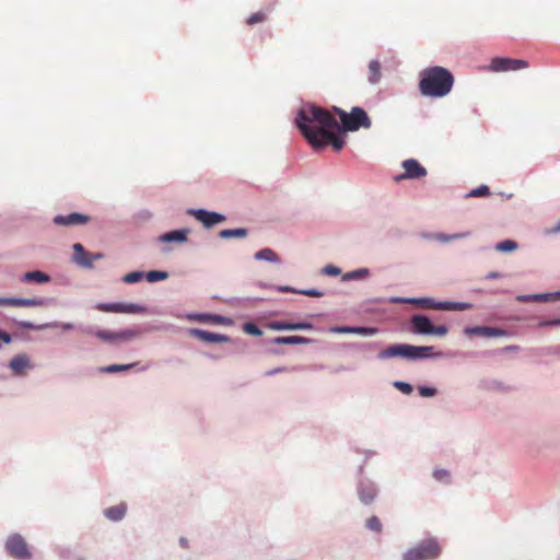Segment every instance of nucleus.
I'll use <instances>...</instances> for the list:
<instances>
[{
    "mask_svg": "<svg viewBox=\"0 0 560 560\" xmlns=\"http://www.w3.org/2000/svg\"><path fill=\"white\" fill-rule=\"evenodd\" d=\"M366 527L373 532L380 533L382 530V523L376 516H371L366 521Z\"/></svg>",
    "mask_w": 560,
    "mask_h": 560,
    "instance_id": "40",
    "label": "nucleus"
},
{
    "mask_svg": "<svg viewBox=\"0 0 560 560\" xmlns=\"http://www.w3.org/2000/svg\"><path fill=\"white\" fill-rule=\"evenodd\" d=\"M187 230H175L163 234L160 240L162 242H185L187 240Z\"/></svg>",
    "mask_w": 560,
    "mask_h": 560,
    "instance_id": "28",
    "label": "nucleus"
},
{
    "mask_svg": "<svg viewBox=\"0 0 560 560\" xmlns=\"http://www.w3.org/2000/svg\"><path fill=\"white\" fill-rule=\"evenodd\" d=\"M272 342L276 345H306L311 342V339L302 336H287L276 337Z\"/></svg>",
    "mask_w": 560,
    "mask_h": 560,
    "instance_id": "26",
    "label": "nucleus"
},
{
    "mask_svg": "<svg viewBox=\"0 0 560 560\" xmlns=\"http://www.w3.org/2000/svg\"><path fill=\"white\" fill-rule=\"evenodd\" d=\"M453 84V74L447 69L436 66L421 72L419 90L424 96L443 97L451 92Z\"/></svg>",
    "mask_w": 560,
    "mask_h": 560,
    "instance_id": "2",
    "label": "nucleus"
},
{
    "mask_svg": "<svg viewBox=\"0 0 560 560\" xmlns=\"http://www.w3.org/2000/svg\"><path fill=\"white\" fill-rule=\"evenodd\" d=\"M189 213H191L196 220L201 222L206 228H211L225 221V217L223 214L210 212L203 209L190 210Z\"/></svg>",
    "mask_w": 560,
    "mask_h": 560,
    "instance_id": "15",
    "label": "nucleus"
},
{
    "mask_svg": "<svg viewBox=\"0 0 560 560\" xmlns=\"http://www.w3.org/2000/svg\"><path fill=\"white\" fill-rule=\"evenodd\" d=\"M520 302H549L560 300V291L553 293H541L530 295H520L517 298Z\"/></svg>",
    "mask_w": 560,
    "mask_h": 560,
    "instance_id": "23",
    "label": "nucleus"
},
{
    "mask_svg": "<svg viewBox=\"0 0 560 560\" xmlns=\"http://www.w3.org/2000/svg\"><path fill=\"white\" fill-rule=\"evenodd\" d=\"M419 394L422 397H432L436 394V389L433 387L421 386L419 387Z\"/></svg>",
    "mask_w": 560,
    "mask_h": 560,
    "instance_id": "42",
    "label": "nucleus"
},
{
    "mask_svg": "<svg viewBox=\"0 0 560 560\" xmlns=\"http://www.w3.org/2000/svg\"><path fill=\"white\" fill-rule=\"evenodd\" d=\"M167 277H168L167 272L159 271V270H152L145 275V278L149 282H156V281L165 280Z\"/></svg>",
    "mask_w": 560,
    "mask_h": 560,
    "instance_id": "33",
    "label": "nucleus"
},
{
    "mask_svg": "<svg viewBox=\"0 0 560 560\" xmlns=\"http://www.w3.org/2000/svg\"><path fill=\"white\" fill-rule=\"evenodd\" d=\"M358 494L362 503L370 504L376 497V489L370 482H361L358 488Z\"/></svg>",
    "mask_w": 560,
    "mask_h": 560,
    "instance_id": "22",
    "label": "nucleus"
},
{
    "mask_svg": "<svg viewBox=\"0 0 560 560\" xmlns=\"http://www.w3.org/2000/svg\"><path fill=\"white\" fill-rule=\"evenodd\" d=\"M517 244L514 241L506 240L497 244L495 248L499 252H513L516 249Z\"/></svg>",
    "mask_w": 560,
    "mask_h": 560,
    "instance_id": "35",
    "label": "nucleus"
},
{
    "mask_svg": "<svg viewBox=\"0 0 560 560\" xmlns=\"http://www.w3.org/2000/svg\"><path fill=\"white\" fill-rule=\"evenodd\" d=\"M8 553L19 560H27L31 558V552L25 539L19 535H11L5 542Z\"/></svg>",
    "mask_w": 560,
    "mask_h": 560,
    "instance_id": "8",
    "label": "nucleus"
},
{
    "mask_svg": "<svg viewBox=\"0 0 560 560\" xmlns=\"http://www.w3.org/2000/svg\"><path fill=\"white\" fill-rule=\"evenodd\" d=\"M136 363L131 364H110L107 366H103L100 369L102 373H117V372H125L131 370Z\"/></svg>",
    "mask_w": 560,
    "mask_h": 560,
    "instance_id": "32",
    "label": "nucleus"
},
{
    "mask_svg": "<svg viewBox=\"0 0 560 560\" xmlns=\"http://www.w3.org/2000/svg\"><path fill=\"white\" fill-rule=\"evenodd\" d=\"M127 511V506L125 503H120L115 506H110L104 511L105 516L110 521H120Z\"/></svg>",
    "mask_w": 560,
    "mask_h": 560,
    "instance_id": "25",
    "label": "nucleus"
},
{
    "mask_svg": "<svg viewBox=\"0 0 560 560\" xmlns=\"http://www.w3.org/2000/svg\"><path fill=\"white\" fill-rule=\"evenodd\" d=\"M489 195H490L489 187L486 185H481L480 187L472 189L468 194V197H487Z\"/></svg>",
    "mask_w": 560,
    "mask_h": 560,
    "instance_id": "39",
    "label": "nucleus"
},
{
    "mask_svg": "<svg viewBox=\"0 0 560 560\" xmlns=\"http://www.w3.org/2000/svg\"><path fill=\"white\" fill-rule=\"evenodd\" d=\"M434 355L432 347L411 346L405 343L389 346L377 354L381 360H387L396 357L417 360L432 358Z\"/></svg>",
    "mask_w": 560,
    "mask_h": 560,
    "instance_id": "3",
    "label": "nucleus"
},
{
    "mask_svg": "<svg viewBox=\"0 0 560 560\" xmlns=\"http://www.w3.org/2000/svg\"><path fill=\"white\" fill-rule=\"evenodd\" d=\"M556 232H560V222L557 224V226L553 229Z\"/></svg>",
    "mask_w": 560,
    "mask_h": 560,
    "instance_id": "52",
    "label": "nucleus"
},
{
    "mask_svg": "<svg viewBox=\"0 0 560 560\" xmlns=\"http://www.w3.org/2000/svg\"><path fill=\"white\" fill-rule=\"evenodd\" d=\"M104 257L103 254H91L84 249L82 244L75 243L73 245V260L77 265L84 268H92L93 261L97 259H102Z\"/></svg>",
    "mask_w": 560,
    "mask_h": 560,
    "instance_id": "12",
    "label": "nucleus"
},
{
    "mask_svg": "<svg viewBox=\"0 0 560 560\" xmlns=\"http://www.w3.org/2000/svg\"><path fill=\"white\" fill-rule=\"evenodd\" d=\"M46 304L47 303L44 299L0 298V306L37 307V306H45Z\"/></svg>",
    "mask_w": 560,
    "mask_h": 560,
    "instance_id": "17",
    "label": "nucleus"
},
{
    "mask_svg": "<svg viewBox=\"0 0 560 560\" xmlns=\"http://www.w3.org/2000/svg\"><path fill=\"white\" fill-rule=\"evenodd\" d=\"M361 273H362V275H363V273L365 275V273H368V270H363V269H362V270H359V271H354V272H352V273L347 275V277H348V278H354L355 276H360Z\"/></svg>",
    "mask_w": 560,
    "mask_h": 560,
    "instance_id": "50",
    "label": "nucleus"
},
{
    "mask_svg": "<svg viewBox=\"0 0 560 560\" xmlns=\"http://www.w3.org/2000/svg\"><path fill=\"white\" fill-rule=\"evenodd\" d=\"M144 273L142 271H132L124 276L122 281L126 283H136L141 281L144 278Z\"/></svg>",
    "mask_w": 560,
    "mask_h": 560,
    "instance_id": "34",
    "label": "nucleus"
},
{
    "mask_svg": "<svg viewBox=\"0 0 560 560\" xmlns=\"http://www.w3.org/2000/svg\"><path fill=\"white\" fill-rule=\"evenodd\" d=\"M255 258L258 260H267L271 262H279V256L270 248H264L255 254Z\"/></svg>",
    "mask_w": 560,
    "mask_h": 560,
    "instance_id": "31",
    "label": "nucleus"
},
{
    "mask_svg": "<svg viewBox=\"0 0 560 560\" xmlns=\"http://www.w3.org/2000/svg\"><path fill=\"white\" fill-rule=\"evenodd\" d=\"M470 233L469 232H465V233H457V234H453V235H445V234H436L435 235V238L440 242H450V241H453V240H457V238H463V237H466L468 236Z\"/></svg>",
    "mask_w": 560,
    "mask_h": 560,
    "instance_id": "37",
    "label": "nucleus"
},
{
    "mask_svg": "<svg viewBox=\"0 0 560 560\" xmlns=\"http://www.w3.org/2000/svg\"><path fill=\"white\" fill-rule=\"evenodd\" d=\"M295 124L314 150L331 145L339 152L345 147L341 127L331 112L315 104H304L298 112Z\"/></svg>",
    "mask_w": 560,
    "mask_h": 560,
    "instance_id": "1",
    "label": "nucleus"
},
{
    "mask_svg": "<svg viewBox=\"0 0 560 560\" xmlns=\"http://www.w3.org/2000/svg\"><path fill=\"white\" fill-rule=\"evenodd\" d=\"M22 280L25 282L46 283L50 280V277L43 271L35 270L24 273Z\"/></svg>",
    "mask_w": 560,
    "mask_h": 560,
    "instance_id": "27",
    "label": "nucleus"
},
{
    "mask_svg": "<svg viewBox=\"0 0 560 560\" xmlns=\"http://www.w3.org/2000/svg\"><path fill=\"white\" fill-rule=\"evenodd\" d=\"M243 331L252 336H261L262 330L254 323H245L243 325Z\"/></svg>",
    "mask_w": 560,
    "mask_h": 560,
    "instance_id": "36",
    "label": "nucleus"
},
{
    "mask_svg": "<svg viewBox=\"0 0 560 560\" xmlns=\"http://www.w3.org/2000/svg\"><path fill=\"white\" fill-rule=\"evenodd\" d=\"M285 370H287L285 368H277V369H275V370L268 371V372L266 373V375H273V374H276V373L284 372Z\"/></svg>",
    "mask_w": 560,
    "mask_h": 560,
    "instance_id": "49",
    "label": "nucleus"
},
{
    "mask_svg": "<svg viewBox=\"0 0 560 560\" xmlns=\"http://www.w3.org/2000/svg\"><path fill=\"white\" fill-rule=\"evenodd\" d=\"M490 278H498V273H490Z\"/></svg>",
    "mask_w": 560,
    "mask_h": 560,
    "instance_id": "53",
    "label": "nucleus"
},
{
    "mask_svg": "<svg viewBox=\"0 0 560 560\" xmlns=\"http://www.w3.org/2000/svg\"><path fill=\"white\" fill-rule=\"evenodd\" d=\"M246 235H247V230L243 229V228L225 229V230H221L220 233H219V236L221 238H232V237L243 238Z\"/></svg>",
    "mask_w": 560,
    "mask_h": 560,
    "instance_id": "30",
    "label": "nucleus"
},
{
    "mask_svg": "<svg viewBox=\"0 0 560 560\" xmlns=\"http://www.w3.org/2000/svg\"><path fill=\"white\" fill-rule=\"evenodd\" d=\"M209 322H211L213 324L223 325V324H226L229 322V319L221 315H210Z\"/></svg>",
    "mask_w": 560,
    "mask_h": 560,
    "instance_id": "44",
    "label": "nucleus"
},
{
    "mask_svg": "<svg viewBox=\"0 0 560 560\" xmlns=\"http://www.w3.org/2000/svg\"><path fill=\"white\" fill-rule=\"evenodd\" d=\"M332 112L340 118L341 132L355 131L360 128H370L371 119L361 107H353L350 113L334 106Z\"/></svg>",
    "mask_w": 560,
    "mask_h": 560,
    "instance_id": "4",
    "label": "nucleus"
},
{
    "mask_svg": "<svg viewBox=\"0 0 560 560\" xmlns=\"http://www.w3.org/2000/svg\"><path fill=\"white\" fill-rule=\"evenodd\" d=\"M334 334H357L361 336H372L377 332L374 327H351V326H335L329 329Z\"/></svg>",
    "mask_w": 560,
    "mask_h": 560,
    "instance_id": "20",
    "label": "nucleus"
},
{
    "mask_svg": "<svg viewBox=\"0 0 560 560\" xmlns=\"http://www.w3.org/2000/svg\"><path fill=\"white\" fill-rule=\"evenodd\" d=\"M441 553V547L434 539H425L402 555V560H433Z\"/></svg>",
    "mask_w": 560,
    "mask_h": 560,
    "instance_id": "5",
    "label": "nucleus"
},
{
    "mask_svg": "<svg viewBox=\"0 0 560 560\" xmlns=\"http://www.w3.org/2000/svg\"><path fill=\"white\" fill-rule=\"evenodd\" d=\"M528 67L523 59L497 57L491 60L490 69L494 72L516 71Z\"/></svg>",
    "mask_w": 560,
    "mask_h": 560,
    "instance_id": "10",
    "label": "nucleus"
},
{
    "mask_svg": "<svg viewBox=\"0 0 560 560\" xmlns=\"http://www.w3.org/2000/svg\"><path fill=\"white\" fill-rule=\"evenodd\" d=\"M281 291H283V292H292L293 290L291 288H289V287H284V288L281 289Z\"/></svg>",
    "mask_w": 560,
    "mask_h": 560,
    "instance_id": "51",
    "label": "nucleus"
},
{
    "mask_svg": "<svg viewBox=\"0 0 560 560\" xmlns=\"http://www.w3.org/2000/svg\"><path fill=\"white\" fill-rule=\"evenodd\" d=\"M190 335L210 343H220V342H228L230 338L225 335L217 334V332H210L202 329H191Z\"/></svg>",
    "mask_w": 560,
    "mask_h": 560,
    "instance_id": "19",
    "label": "nucleus"
},
{
    "mask_svg": "<svg viewBox=\"0 0 560 560\" xmlns=\"http://www.w3.org/2000/svg\"><path fill=\"white\" fill-rule=\"evenodd\" d=\"M465 334L466 335H476V336H481V337H487V338L501 337V336L506 335V332L501 328L488 327V326L467 327L465 329Z\"/></svg>",
    "mask_w": 560,
    "mask_h": 560,
    "instance_id": "18",
    "label": "nucleus"
},
{
    "mask_svg": "<svg viewBox=\"0 0 560 560\" xmlns=\"http://www.w3.org/2000/svg\"><path fill=\"white\" fill-rule=\"evenodd\" d=\"M9 366L14 374L21 375L31 368L30 358L26 354H18L10 361Z\"/></svg>",
    "mask_w": 560,
    "mask_h": 560,
    "instance_id": "21",
    "label": "nucleus"
},
{
    "mask_svg": "<svg viewBox=\"0 0 560 560\" xmlns=\"http://www.w3.org/2000/svg\"><path fill=\"white\" fill-rule=\"evenodd\" d=\"M394 386L406 395H410L413 392L412 386L409 383L397 381Z\"/></svg>",
    "mask_w": 560,
    "mask_h": 560,
    "instance_id": "41",
    "label": "nucleus"
},
{
    "mask_svg": "<svg viewBox=\"0 0 560 560\" xmlns=\"http://www.w3.org/2000/svg\"><path fill=\"white\" fill-rule=\"evenodd\" d=\"M381 79V63L377 60H372L369 63V81L375 84Z\"/></svg>",
    "mask_w": 560,
    "mask_h": 560,
    "instance_id": "29",
    "label": "nucleus"
},
{
    "mask_svg": "<svg viewBox=\"0 0 560 560\" xmlns=\"http://www.w3.org/2000/svg\"><path fill=\"white\" fill-rule=\"evenodd\" d=\"M301 293L304 295H307V296H312V298H320L324 295V293L322 291H318L316 289L303 290V291H301Z\"/></svg>",
    "mask_w": 560,
    "mask_h": 560,
    "instance_id": "46",
    "label": "nucleus"
},
{
    "mask_svg": "<svg viewBox=\"0 0 560 560\" xmlns=\"http://www.w3.org/2000/svg\"><path fill=\"white\" fill-rule=\"evenodd\" d=\"M405 173L397 176L396 180L405 178H421L427 175V170L415 159H408L402 162Z\"/></svg>",
    "mask_w": 560,
    "mask_h": 560,
    "instance_id": "13",
    "label": "nucleus"
},
{
    "mask_svg": "<svg viewBox=\"0 0 560 560\" xmlns=\"http://www.w3.org/2000/svg\"><path fill=\"white\" fill-rule=\"evenodd\" d=\"M20 326L22 328H26V329H35L36 326H34L32 323L30 322H22L20 323ZM73 324L71 323H66V324H62V323H49V324H45V325H42V326H38L37 329H44V328H61L62 330H71L73 329Z\"/></svg>",
    "mask_w": 560,
    "mask_h": 560,
    "instance_id": "24",
    "label": "nucleus"
},
{
    "mask_svg": "<svg viewBox=\"0 0 560 560\" xmlns=\"http://www.w3.org/2000/svg\"><path fill=\"white\" fill-rule=\"evenodd\" d=\"M266 19H267L266 13L256 12L247 18L246 23L248 25H254V24L261 23V22L266 21Z\"/></svg>",
    "mask_w": 560,
    "mask_h": 560,
    "instance_id": "38",
    "label": "nucleus"
},
{
    "mask_svg": "<svg viewBox=\"0 0 560 560\" xmlns=\"http://www.w3.org/2000/svg\"><path fill=\"white\" fill-rule=\"evenodd\" d=\"M539 325L540 326H560V317L559 318H555V319H550V320L541 322Z\"/></svg>",
    "mask_w": 560,
    "mask_h": 560,
    "instance_id": "48",
    "label": "nucleus"
},
{
    "mask_svg": "<svg viewBox=\"0 0 560 560\" xmlns=\"http://www.w3.org/2000/svg\"><path fill=\"white\" fill-rule=\"evenodd\" d=\"M410 323L412 331L418 335H435L442 337L448 331L447 327L444 325H433L425 315H413Z\"/></svg>",
    "mask_w": 560,
    "mask_h": 560,
    "instance_id": "6",
    "label": "nucleus"
},
{
    "mask_svg": "<svg viewBox=\"0 0 560 560\" xmlns=\"http://www.w3.org/2000/svg\"><path fill=\"white\" fill-rule=\"evenodd\" d=\"M209 316H210L209 314H196V315L189 316V318L198 320V322H209Z\"/></svg>",
    "mask_w": 560,
    "mask_h": 560,
    "instance_id": "47",
    "label": "nucleus"
},
{
    "mask_svg": "<svg viewBox=\"0 0 560 560\" xmlns=\"http://www.w3.org/2000/svg\"><path fill=\"white\" fill-rule=\"evenodd\" d=\"M96 308L107 313L144 314L147 307L136 303H100Z\"/></svg>",
    "mask_w": 560,
    "mask_h": 560,
    "instance_id": "9",
    "label": "nucleus"
},
{
    "mask_svg": "<svg viewBox=\"0 0 560 560\" xmlns=\"http://www.w3.org/2000/svg\"><path fill=\"white\" fill-rule=\"evenodd\" d=\"M267 328L271 330H311L313 325L307 322L289 323L282 320H272L266 324Z\"/></svg>",
    "mask_w": 560,
    "mask_h": 560,
    "instance_id": "16",
    "label": "nucleus"
},
{
    "mask_svg": "<svg viewBox=\"0 0 560 560\" xmlns=\"http://www.w3.org/2000/svg\"><path fill=\"white\" fill-rule=\"evenodd\" d=\"M410 302L425 310L465 311L471 306L469 303L464 302H436L431 298L413 299Z\"/></svg>",
    "mask_w": 560,
    "mask_h": 560,
    "instance_id": "7",
    "label": "nucleus"
},
{
    "mask_svg": "<svg viewBox=\"0 0 560 560\" xmlns=\"http://www.w3.org/2000/svg\"><path fill=\"white\" fill-rule=\"evenodd\" d=\"M93 335H95L98 339L107 342H113L117 340H130L139 336V331L137 329H125L118 332L104 330V329H96V330H90Z\"/></svg>",
    "mask_w": 560,
    "mask_h": 560,
    "instance_id": "11",
    "label": "nucleus"
},
{
    "mask_svg": "<svg viewBox=\"0 0 560 560\" xmlns=\"http://www.w3.org/2000/svg\"><path fill=\"white\" fill-rule=\"evenodd\" d=\"M56 225L73 226V225H85L91 221V217L83 213H69L58 214L52 219Z\"/></svg>",
    "mask_w": 560,
    "mask_h": 560,
    "instance_id": "14",
    "label": "nucleus"
},
{
    "mask_svg": "<svg viewBox=\"0 0 560 560\" xmlns=\"http://www.w3.org/2000/svg\"><path fill=\"white\" fill-rule=\"evenodd\" d=\"M434 478L440 480V481H444V480H447L448 477H450V474L447 470L445 469H436L433 474Z\"/></svg>",
    "mask_w": 560,
    "mask_h": 560,
    "instance_id": "43",
    "label": "nucleus"
},
{
    "mask_svg": "<svg viewBox=\"0 0 560 560\" xmlns=\"http://www.w3.org/2000/svg\"><path fill=\"white\" fill-rule=\"evenodd\" d=\"M324 273L328 276H338L340 275V269L336 266L328 265L324 268Z\"/></svg>",
    "mask_w": 560,
    "mask_h": 560,
    "instance_id": "45",
    "label": "nucleus"
}]
</instances>
